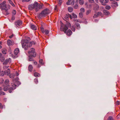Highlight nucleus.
Segmentation results:
<instances>
[{"label":"nucleus","mask_w":120,"mask_h":120,"mask_svg":"<svg viewBox=\"0 0 120 120\" xmlns=\"http://www.w3.org/2000/svg\"><path fill=\"white\" fill-rule=\"evenodd\" d=\"M22 47L25 50H27L29 47H31L33 44H35L34 42L28 41L27 40H23L21 41Z\"/></svg>","instance_id":"nucleus-1"},{"label":"nucleus","mask_w":120,"mask_h":120,"mask_svg":"<svg viewBox=\"0 0 120 120\" xmlns=\"http://www.w3.org/2000/svg\"><path fill=\"white\" fill-rule=\"evenodd\" d=\"M16 86L15 84L11 83V86L8 85L4 87L3 88V90L4 91L8 90L9 93H11L13 90L15 89Z\"/></svg>","instance_id":"nucleus-2"},{"label":"nucleus","mask_w":120,"mask_h":120,"mask_svg":"<svg viewBox=\"0 0 120 120\" xmlns=\"http://www.w3.org/2000/svg\"><path fill=\"white\" fill-rule=\"evenodd\" d=\"M60 22L61 24L60 28V30L61 31H63L65 33L66 31L68 29V27H71V24L69 23H68L67 25H64L61 21Z\"/></svg>","instance_id":"nucleus-3"},{"label":"nucleus","mask_w":120,"mask_h":120,"mask_svg":"<svg viewBox=\"0 0 120 120\" xmlns=\"http://www.w3.org/2000/svg\"><path fill=\"white\" fill-rule=\"evenodd\" d=\"M50 13V11L47 8H46L43 10L38 15L39 18H41L42 17L46 16Z\"/></svg>","instance_id":"nucleus-4"},{"label":"nucleus","mask_w":120,"mask_h":120,"mask_svg":"<svg viewBox=\"0 0 120 120\" xmlns=\"http://www.w3.org/2000/svg\"><path fill=\"white\" fill-rule=\"evenodd\" d=\"M5 1H4L3 2L0 4V8H1L2 10H4L7 11L8 9H10V6L9 5H7Z\"/></svg>","instance_id":"nucleus-5"},{"label":"nucleus","mask_w":120,"mask_h":120,"mask_svg":"<svg viewBox=\"0 0 120 120\" xmlns=\"http://www.w3.org/2000/svg\"><path fill=\"white\" fill-rule=\"evenodd\" d=\"M28 53L29 54V57H35L36 56V53L34 48L31 49L28 52Z\"/></svg>","instance_id":"nucleus-6"},{"label":"nucleus","mask_w":120,"mask_h":120,"mask_svg":"<svg viewBox=\"0 0 120 120\" xmlns=\"http://www.w3.org/2000/svg\"><path fill=\"white\" fill-rule=\"evenodd\" d=\"M35 4H36L35 5L34 9L36 11H37L40 9H41L43 5L42 4H40L37 2H35Z\"/></svg>","instance_id":"nucleus-7"},{"label":"nucleus","mask_w":120,"mask_h":120,"mask_svg":"<svg viewBox=\"0 0 120 120\" xmlns=\"http://www.w3.org/2000/svg\"><path fill=\"white\" fill-rule=\"evenodd\" d=\"M36 4H35V2L33 4H31L28 6V8L30 10H32L34 8L35 5Z\"/></svg>","instance_id":"nucleus-8"},{"label":"nucleus","mask_w":120,"mask_h":120,"mask_svg":"<svg viewBox=\"0 0 120 120\" xmlns=\"http://www.w3.org/2000/svg\"><path fill=\"white\" fill-rule=\"evenodd\" d=\"M74 4V0H68L66 3V4L68 5L70 4L73 5Z\"/></svg>","instance_id":"nucleus-9"},{"label":"nucleus","mask_w":120,"mask_h":120,"mask_svg":"<svg viewBox=\"0 0 120 120\" xmlns=\"http://www.w3.org/2000/svg\"><path fill=\"white\" fill-rule=\"evenodd\" d=\"M11 59L10 58H8L6 59L4 62L3 64L4 65H5L6 64L8 63H11Z\"/></svg>","instance_id":"nucleus-10"},{"label":"nucleus","mask_w":120,"mask_h":120,"mask_svg":"<svg viewBox=\"0 0 120 120\" xmlns=\"http://www.w3.org/2000/svg\"><path fill=\"white\" fill-rule=\"evenodd\" d=\"M14 44V42L11 41L9 40H8L7 41V44L8 46H10L13 45Z\"/></svg>","instance_id":"nucleus-11"},{"label":"nucleus","mask_w":120,"mask_h":120,"mask_svg":"<svg viewBox=\"0 0 120 120\" xmlns=\"http://www.w3.org/2000/svg\"><path fill=\"white\" fill-rule=\"evenodd\" d=\"M22 22L20 20H18L15 23V25L16 26H19L22 24Z\"/></svg>","instance_id":"nucleus-12"},{"label":"nucleus","mask_w":120,"mask_h":120,"mask_svg":"<svg viewBox=\"0 0 120 120\" xmlns=\"http://www.w3.org/2000/svg\"><path fill=\"white\" fill-rule=\"evenodd\" d=\"M30 27L32 29L34 30H36L37 29L36 26L33 24L31 25Z\"/></svg>","instance_id":"nucleus-13"},{"label":"nucleus","mask_w":120,"mask_h":120,"mask_svg":"<svg viewBox=\"0 0 120 120\" xmlns=\"http://www.w3.org/2000/svg\"><path fill=\"white\" fill-rule=\"evenodd\" d=\"M66 33V34L68 36H70L72 33L70 29L68 30L65 33Z\"/></svg>","instance_id":"nucleus-14"},{"label":"nucleus","mask_w":120,"mask_h":120,"mask_svg":"<svg viewBox=\"0 0 120 120\" xmlns=\"http://www.w3.org/2000/svg\"><path fill=\"white\" fill-rule=\"evenodd\" d=\"M19 52V49L18 48H16L15 49L14 51V54L15 55H17L18 53Z\"/></svg>","instance_id":"nucleus-15"},{"label":"nucleus","mask_w":120,"mask_h":120,"mask_svg":"<svg viewBox=\"0 0 120 120\" xmlns=\"http://www.w3.org/2000/svg\"><path fill=\"white\" fill-rule=\"evenodd\" d=\"M103 12L104 14L106 15H108L110 14L109 12L106 10H104L103 11Z\"/></svg>","instance_id":"nucleus-16"},{"label":"nucleus","mask_w":120,"mask_h":120,"mask_svg":"<svg viewBox=\"0 0 120 120\" xmlns=\"http://www.w3.org/2000/svg\"><path fill=\"white\" fill-rule=\"evenodd\" d=\"M10 73V70L9 69H8L6 71V74L7 75H9Z\"/></svg>","instance_id":"nucleus-17"},{"label":"nucleus","mask_w":120,"mask_h":120,"mask_svg":"<svg viewBox=\"0 0 120 120\" xmlns=\"http://www.w3.org/2000/svg\"><path fill=\"white\" fill-rule=\"evenodd\" d=\"M33 67L31 65H30L28 67V70L30 71L31 72L32 71Z\"/></svg>","instance_id":"nucleus-18"},{"label":"nucleus","mask_w":120,"mask_h":120,"mask_svg":"<svg viewBox=\"0 0 120 120\" xmlns=\"http://www.w3.org/2000/svg\"><path fill=\"white\" fill-rule=\"evenodd\" d=\"M75 26L78 29H79L80 28V26L79 24L78 23H76Z\"/></svg>","instance_id":"nucleus-19"},{"label":"nucleus","mask_w":120,"mask_h":120,"mask_svg":"<svg viewBox=\"0 0 120 120\" xmlns=\"http://www.w3.org/2000/svg\"><path fill=\"white\" fill-rule=\"evenodd\" d=\"M79 4L81 5H83L84 3L83 0H79Z\"/></svg>","instance_id":"nucleus-20"},{"label":"nucleus","mask_w":120,"mask_h":120,"mask_svg":"<svg viewBox=\"0 0 120 120\" xmlns=\"http://www.w3.org/2000/svg\"><path fill=\"white\" fill-rule=\"evenodd\" d=\"M9 79H6L4 82V84L5 85L8 84L9 83Z\"/></svg>","instance_id":"nucleus-21"},{"label":"nucleus","mask_w":120,"mask_h":120,"mask_svg":"<svg viewBox=\"0 0 120 120\" xmlns=\"http://www.w3.org/2000/svg\"><path fill=\"white\" fill-rule=\"evenodd\" d=\"M99 8V6L97 4H96L95 5L94 7V10H98Z\"/></svg>","instance_id":"nucleus-22"},{"label":"nucleus","mask_w":120,"mask_h":120,"mask_svg":"<svg viewBox=\"0 0 120 120\" xmlns=\"http://www.w3.org/2000/svg\"><path fill=\"white\" fill-rule=\"evenodd\" d=\"M0 75L1 76H3L4 75L6 74V72L5 71H1L0 72Z\"/></svg>","instance_id":"nucleus-23"},{"label":"nucleus","mask_w":120,"mask_h":120,"mask_svg":"<svg viewBox=\"0 0 120 120\" xmlns=\"http://www.w3.org/2000/svg\"><path fill=\"white\" fill-rule=\"evenodd\" d=\"M34 76H35V77H38L39 76L40 74L38 73L35 72L34 73Z\"/></svg>","instance_id":"nucleus-24"},{"label":"nucleus","mask_w":120,"mask_h":120,"mask_svg":"<svg viewBox=\"0 0 120 120\" xmlns=\"http://www.w3.org/2000/svg\"><path fill=\"white\" fill-rule=\"evenodd\" d=\"M68 11L70 12H72L73 10V8L71 7H69L68 8Z\"/></svg>","instance_id":"nucleus-25"},{"label":"nucleus","mask_w":120,"mask_h":120,"mask_svg":"<svg viewBox=\"0 0 120 120\" xmlns=\"http://www.w3.org/2000/svg\"><path fill=\"white\" fill-rule=\"evenodd\" d=\"M2 53L4 54H6L7 51L6 49H2Z\"/></svg>","instance_id":"nucleus-26"},{"label":"nucleus","mask_w":120,"mask_h":120,"mask_svg":"<svg viewBox=\"0 0 120 120\" xmlns=\"http://www.w3.org/2000/svg\"><path fill=\"white\" fill-rule=\"evenodd\" d=\"M9 76L10 78H13L15 76V75L14 74H10Z\"/></svg>","instance_id":"nucleus-27"},{"label":"nucleus","mask_w":120,"mask_h":120,"mask_svg":"<svg viewBox=\"0 0 120 120\" xmlns=\"http://www.w3.org/2000/svg\"><path fill=\"white\" fill-rule=\"evenodd\" d=\"M39 63L41 65H43L44 64L43 61L42 60H40L39 61Z\"/></svg>","instance_id":"nucleus-28"},{"label":"nucleus","mask_w":120,"mask_h":120,"mask_svg":"<svg viewBox=\"0 0 120 120\" xmlns=\"http://www.w3.org/2000/svg\"><path fill=\"white\" fill-rule=\"evenodd\" d=\"M72 17L73 18H77V16L76 15L74 14L73 13H72Z\"/></svg>","instance_id":"nucleus-29"},{"label":"nucleus","mask_w":120,"mask_h":120,"mask_svg":"<svg viewBox=\"0 0 120 120\" xmlns=\"http://www.w3.org/2000/svg\"><path fill=\"white\" fill-rule=\"evenodd\" d=\"M5 59L4 57L2 56L0 57V60L1 62L4 61Z\"/></svg>","instance_id":"nucleus-30"},{"label":"nucleus","mask_w":120,"mask_h":120,"mask_svg":"<svg viewBox=\"0 0 120 120\" xmlns=\"http://www.w3.org/2000/svg\"><path fill=\"white\" fill-rule=\"evenodd\" d=\"M109 0H105V3H103L102 4V5H106V3H108V2Z\"/></svg>","instance_id":"nucleus-31"},{"label":"nucleus","mask_w":120,"mask_h":120,"mask_svg":"<svg viewBox=\"0 0 120 120\" xmlns=\"http://www.w3.org/2000/svg\"><path fill=\"white\" fill-rule=\"evenodd\" d=\"M69 18V15H68V14L66 15L64 17V19L66 20H67L68 19V18Z\"/></svg>","instance_id":"nucleus-32"},{"label":"nucleus","mask_w":120,"mask_h":120,"mask_svg":"<svg viewBox=\"0 0 120 120\" xmlns=\"http://www.w3.org/2000/svg\"><path fill=\"white\" fill-rule=\"evenodd\" d=\"M9 3L13 6H15V4L13 3L11 1V0H8Z\"/></svg>","instance_id":"nucleus-33"},{"label":"nucleus","mask_w":120,"mask_h":120,"mask_svg":"<svg viewBox=\"0 0 120 120\" xmlns=\"http://www.w3.org/2000/svg\"><path fill=\"white\" fill-rule=\"evenodd\" d=\"M98 16V14L97 13H95V14H94V16H93V17L94 18H95L97 17Z\"/></svg>","instance_id":"nucleus-34"},{"label":"nucleus","mask_w":120,"mask_h":120,"mask_svg":"<svg viewBox=\"0 0 120 120\" xmlns=\"http://www.w3.org/2000/svg\"><path fill=\"white\" fill-rule=\"evenodd\" d=\"M91 10H88L86 12V15L89 14L91 12Z\"/></svg>","instance_id":"nucleus-35"},{"label":"nucleus","mask_w":120,"mask_h":120,"mask_svg":"<svg viewBox=\"0 0 120 120\" xmlns=\"http://www.w3.org/2000/svg\"><path fill=\"white\" fill-rule=\"evenodd\" d=\"M80 11H81V12H82V13H83L85 11V9L83 8H82L80 9Z\"/></svg>","instance_id":"nucleus-36"},{"label":"nucleus","mask_w":120,"mask_h":120,"mask_svg":"<svg viewBox=\"0 0 120 120\" xmlns=\"http://www.w3.org/2000/svg\"><path fill=\"white\" fill-rule=\"evenodd\" d=\"M45 34L46 35H47L49 33V31L47 30H45Z\"/></svg>","instance_id":"nucleus-37"},{"label":"nucleus","mask_w":120,"mask_h":120,"mask_svg":"<svg viewBox=\"0 0 120 120\" xmlns=\"http://www.w3.org/2000/svg\"><path fill=\"white\" fill-rule=\"evenodd\" d=\"M105 8L107 10H109L111 8V7L110 6L107 5L105 6Z\"/></svg>","instance_id":"nucleus-38"},{"label":"nucleus","mask_w":120,"mask_h":120,"mask_svg":"<svg viewBox=\"0 0 120 120\" xmlns=\"http://www.w3.org/2000/svg\"><path fill=\"white\" fill-rule=\"evenodd\" d=\"M78 4H75L74 6V8L75 9H77L78 8Z\"/></svg>","instance_id":"nucleus-39"},{"label":"nucleus","mask_w":120,"mask_h":120,"mask_svg":"<svg viewBox=\"0 0 120 120\" xmlns=\"http://www.w3.org/2000/svg\"><path fill=\"white\" fill-rule=\"evenodd\" d=\"M79 15L80 17L82 18L83 16V14L82 12H80L79 14Z\"/></svg>","instance_id":"nucleus-40"},{"label":"nucleus","mask_w":120,"mask_h":120,"mask_svg":"<svg viewBox=\"0 0 120 120\" xmlns=\"http://www.w3.org/2000/svg\"><path fill=\"white\" fill-rule=\"evenodd\" d=\"M107 120H114L112 116H109Z\"/></svg>","instance_id":"nucleus-41"},{"label":"nucleus","mask_w":120,"mask_h":120,"mask_svg":"<svg viewBox=\"0 0 120 120\" xmlns=\"http://www.w3.org/2000/svg\"><path fill=\"white\" fill-rule=\"evenodd\" d=\"M88 1L90 3H93L94 2V0H88Z\"/></svg>","instance_id":"nucleus-42"},{"label":"nucleus","mask_w":120,"mask_h":120,"mask_svg":"<svg viewBox=\"0 0 120 120\" xmlns=\"http://www.w3.org/2000/svg\"><path fill=\"white\" fill-rule=\"evenodd\" d=\"M97 13L98 14V16H102V14L101 13V12H97Z\"/></svg>","instance_id":"nucleus-43"},{"label":"nucleus","mask_w":120,"mask_h":120,"mask_svg":"<svg viewBox=\"0 0 120 120\" xmlns=\"http://www.w3.org/2000/svg\"><path fill=\"white\" fill-rule=\"evenodd\" d=\"M113 5L115 7H117L118 6V5L117 2H115V3H114L113 4Z\"/></svg>","instance_id":"nucleus-44"},{"label":"nucleus","mask_w":120,"mask_h":120,"mask_svg":"<svg viewBox=\"0 0 120 120\" xmlns=\"http://www.w3.org/2000/svg\"><path fill=\"white\" fill-rule=\"evenodd\" d=\"M5 94V93L3 91L0 92V95H3Z\"/></svg>","instance_id":"nucleus-45"},{"label":"nucleus","mask_w":120,"mask_h":120,"mask_svg":"<svg viewBox=\"0 0 120 120\" xmlns=\"http://www.w3.org/2000/svg\"><path fill=\"white\" fill-rule=\"evenodd\" d=\"M34 82L36 84L38 83V82L37 79L36 78L34 79Z\"/></svg>","instance_id":"nucleus-46"},{"label":"nucleus","mask_w":120,"mask_h":120,"mask_svg":"<svg viewBox=\"0 0 120 120\" xmlns=\"http://www.w3.org/2000/svg\"><path fill=\"white\" fill-rule=\"evenodd\" d=\"M4 82V80L3 79H0V84L3 83Z\"/></svg>","instance_id":"nucleus-47"},{"label":"nucleus","mask_w":120,"mask_h":120,"mask_svg":"<svg viewBox=\"0 0 120 120\" xmlns=\"http://www.w3.org/2000/svg\"><path fill=\"white\" fill-rule=\"evenodd\" d=\"M16 12L15 10H14L13 11L12 14L13 15H15L16 14Z\"/></svg>","instance_id":"nucleus-48"},{"label":"nucleus","mask_w":120,"mask_h":120,"mask_svg":"<svg viewBox=\"0 0 120 120\" xmlns=\"http://www.w3.org/2000/svg\"><path fill=\"white\" fill-rule=\"evenodd\" d=\"M59 1L58 4L60 5L62 2V0H58Z\"/></svg>","instance_id":"nucleus-49"},{"label":"nucleus","mask_w":120,"mask_h":120,"mask_svg":"<svg viewBox=\"0 0 120 120\" xmlns=\"http://www.w3.org/2000/svg\"><path fill=\"white\" fill-rule=\"evenodd\" d=\"M19 79V78L18 77H16V78L15 79V81L16 82H19V81H18Z\"/></svg>","instance_id":"nucleus-50"},{"label":"nucleus","mask_w":120,"mask_h":120,"mask_svg":"<svg viewBox=\"0 0 120 120\" xmlns=\"http://www.w3.org/2000/svg\"><path fill=\"white\" fill-rule=\"evenodd\" d=\"M41 31L42 32V33H44L45 32V31L44 30V29L43 28H41Z\"/></svg>","instance_id":"nucleus-51"},{"label":"nucleus","mask_w":120,"mask_h":120,"mask_svg":"<svg viewBox=\"0 0 120 120\" xmlns=\"http://www.w3.org/2000/svg\"><path fill=\"white\" fill-rule=\"evenodd\" d=\"M0 108L2 109L3 108V106L2 104L0 103Z\"/></svg>","instance_id":"nucleus-52"},{"label":"nucleus","mask_w":120,"mask_h":120,"mask_svg":"<svg viewBox=\"0 0 120 120\" xmlns=\"http://www.w3.org/2000/svg\"><path fill=\"white\" fill-rule=\"evenodd\" d=\"M54 10L55 11H58V10L57 8V6H55Z\"/></svg>","instance_id":"nucleus-53"},{"label":"nucleus","mask_w":120,"mask_h":120,"mask_svg":"<svg viewBox=\"0 0 120 120\" xmlns=\"http://www.w3.org/2000/svg\"><path fill=\"white\" fill-rule=\"evenodd\" d=\"M120 102L119 101H117L116 102V104L117 105H119L120 104Z\"/></svg>","instance_id":"nucleus-54"},{"label":"nucleus","mask_w":120,"mask_h":120,"mask_svg":"<svg viewBox=\"0 0 120 120\" xmlns=\"http://www.w3.org/2000/svg\"><path fill=\"white\" fill-rule=\"evenodd\" d=\"M30 0H22V1L23 2H28Z\"/></svg>","instance_id":"nucleus-55"},{"label":"nucleus","mask_w":120,"mask_h":120,"mask_svg":"<svg viewBox=\"0 0 120 120\" xmlns=\"http://www.w3.org/2000/svg\"><path fill=\"white\" fill-rule=\"evenodd\" d=\"M33 63L34 65H36L37 64V63L36 61H34L33 62Z\"/></svg>","instance_id":"nucleus-56"},{"label":"nucleus","mask_w":120,"mask_h":120,"mask_svg":"<svg viewBox=\"0 0 120 120\" xmlns=\"http://www.w3.org/2000/svg\"><path fill=\"white\" fill-rule=\"evenodd\" d=\"M85 5L88 8V5L87 3V2H86L85 3Z\"/></svg>","instance_id":"nucleus-57"},{"label":"nucleus","mask_w":120,"mask_h":120,"mask_svg":"<svg viewBox=\"0 0 120 120\" xmlns=\"http://www.w3.org/2000/svg\"><path fill=\"white\" fill-rule=\"evenodd\" d=\"M68 15H69V17H70V18L71 19H72V17L71 16V15L70 14H68Z\"/></svg>","instance_id":"nucleus-58"},{"label":"nucleus","mask_w":120,"mask_h":120,"mask_svg":"<svg viewBox=\"0 0 120 120\" xmlns=\"http://www.w3.org/2000/svg\"><path fill=\"white\" fill-rule=\"evenodd\" d=\"M34 60V59H33L30 58L29 60V61H31Z\"/></svg>","instance_id":"nucleus-59"},{"label":"nucleus","mask_w":120,"mask_h":120,"mask_svg":"<svg viewBox=\"0 0 120 120\" xmlns=\"http://www.w3.org/2000/svg\"><path fill=\"white\" fill-rule=\"evenodd\" d=\"M8 67V66H4V67L3 68L4 69H5L6 68H7Z\"/></svg>","instance_id":"nucleus-60"},{"label":"nucleus","mask_w":120,"mask_h":120,"mask_svg":"<svg viewBox=\"0 0 120 120\" xmlns=\"http://www.w3.org/2000/svg\"><path fill=\"white\" fill-rule=\"evenodd\" d=\"M100 2L101 3H103L104 1V0H100Z\"/></svg>","instance_id":"nucleus-61"},{"label":"nucleus","mask_w":120,"mask_h":120,"mask_svg":"<svg viewBox=\"0 0 120 120\" xmlns=\"http://www.w3.org/2000/svg\"><path fill=\"white\" fill-rule=\"evenodd\" d=\"M92 6V5L91 4H90L89 5V6H88V8H90Z\"/></svg>","instance_id":"nucleus-62"},{"label":"nucleus","mask_w":120,"mask_h":120,"mask_svg":"<svg viewBox=\"0 0 120 120\" xmlns=\"http://www.w3.org/2000/svg\"><path fill=\"white\" fill-rule=\"evenodd\" d=\"M13 36V35H11L10 36H9V37L10 38H12V37Z\"/></svg>","instance_id":"nucleus-63"},{"label":"nucleus","mask_w":120,"mask_h":120,"mask_svg":"<svg viewBox=\"0 0 120 120\" xmlns=\"http://www.w3.org/2000/svg\"><path fill=\"white\" fill-rule=\"evenodd\" d=\"M19 75V73H18L17 72L16 73V76H18Z\"/></svg>","instance_id":"nucleus-64"}]
</instances>
